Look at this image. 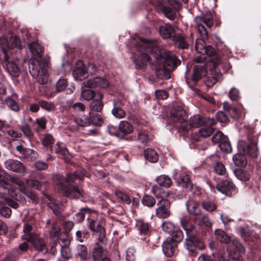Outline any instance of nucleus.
Returning <instances> with one entry per match:
<instances>
[{
	"label": "nucleus",
	"instance_id": "20e7f679",
	"mask_svg": "<svg viewBox=\"0 0 261 261\" xmlns=\"http://www.w3.org/2000/svg\"><path fill=\"white\" fill-rule=\"evenodd\" d=\"M152 193L157 197L161 198L158 201V208L156 209V216L159 218L165 219L171 215L170 202L164 197L167 196L166 193L162 191V189L158 185H154L151 188Z\"/></svg>",
	"mask_w": 261,
	"mask_h": 261
},
{
	"label": "nucleus",
	"instance_id": "603ef678",
	"mask_svg": "<svg viewBox=\"0 0 261 261\" xmlns=\"http://www.w3.org/2000/svg\"><path fill=\"white\" fill-rule=\"evenodd\" d=\"M162 228L164 232L169 233V234H170L176 229L174 225L169 221H165L163 222L162 224Z\"/></svg>",
	"mask_w": 261,
	"mask_h": 261
},
{
	"label": "nucleus",
	"instance_id": "5fc2aeb1",
	"mask_svg": "<svg viewBox=\"0 0 261 261\" xmlns=\"http://www.w3.org/2000/svg\"><path fill=\"white\" fill-rule=\"evenodd\" d=\"M202 206L204 210L208 212H212L217 208V205L213 202L209 201H204L202 203Z\"/></svg>",
	"mask_w": 261,
	"mask_h": 261
},
{
	"label": "nucleus",
	"instance_id": "bf43d9fd",
	"mask_svg": "<svg viewBox=\"0 0 261 261\" xmlns=\"http://www.w3.org/2000/svg\"><path fill=\"white\" fill-rule=\"evenodd\" d=\"M7 204H2L0 203V213L2 216L8 218L12 213L11 210L7 206Z\"/></svg>",
	"mask_w": 261,
	"mask_h": 261
},
{
	"label": "nucleus",
	"instance_id": "a211bd4d",
	"mask_svg": "<svg viewBox=\"0 0 261 261\" xmlns=\"http://www.w3.org/2000/svg\"><path fill=\"white\" fill-rule=\"evenodd\" d=\"M173 177L177 182L181 181L182 186L187 190H190L193 187V184L189 176L186 175L181 177L180 173L176 171H173L172 172Z\"/></svg>",
	"mask_w": 261,
	"mask_h": 261
},
{
	"label": "nucleus",
	"instance_id": "c03bdc74",
	"mask_svg": "<svg viewBox=\"0 0 261 261\" xmlns=\"http://www.w3.org/2000/svg\"><path fill=\"white\" fill-rule=\"evenodd\" d=\"M0 203L7 204L8 206L16 208L18 207V203L12 199L7 198L3 194H0Z\"/></svg>",
	"mask_w": 261,
	"mask_h": 261
},
{
	"label": "nucleus",
	"instance_id": "4d7b16f0",
	"mask_svg": "<svg viewBox=\"0 0 261 261\" xmlns=\"http://www.w3.org/2000/svg\"><path fill=\"white\" fill-rule=\"evenodd\" d=\"M236 176L238 179L244 181L249 180L250 177V175L249 172L245 170L237 171Z\"/></svg>",
	"mask_w": 261,
	"mask_h": 261
},
{
	"label": "nucleus",
	"instance_id": "58836bf2",
	"mask_svg": "<svg viewBox=\"0 0 261 261\" xmlns=\"http://www.w3.org/2000/svg\"><path fill=\"white\" fill-rule=\"evenodd\" d=\"M156 181L157 183L161 186L166 188H169L172 185V181L170 177L166 175H161L159 176Z\"/></svg>",
	"mask_w": 261,
	"mask_h": 261
},
{
	"label": "nucleus",
	"instance_id": "0e129e2a",
	"mask_svg": "<svg viewBox=\"0 0 261 261\" xmlns=\"http://www.w3.org/2000/svg\"><path fill=\"white\" fill-rule=\"evenodd\" d=\"M67 86V82L65 79H60L56 84V90L58 92L64 91Z\"/></svg>",
	"mask_w": 261,
	"mask_h": 261
},
{
	"label": "nucleus",
	"instance_id": "ddd939ff",
	"mask_svg": "<svg viewBox=\"0 0 261 261\" xmlns=\"http://www.w3.org/2000/svg\"><path fill=\"white\" fill-rule=\"evenodd\" d=\"M175 45L180 48H187L189 44L193 42L192 34L190 37L185 38L181 34L177 33L173 36Z\"/></svg>",
	"mask_w": 261,
	"mask_h": 261
},
{
	"label": "nucleus",
	"instance_id": "680f3d73",
	"mask_svg": "<svg viewBox=\"0 0 261 261\" xmlns=\"http://www.w3.org/2000/svg\"><path fill=\"white\" fill-rule=\"evenodd\" d=\"M216 118L217 121L221 123H226L228 120L227 114H225L222 111H219L216 114Z\"/></svg>",
	"mask_w": 261,
	"mask_h": 261
},
{
	"label": "nucleus",
	"instance_id": "9d476101",
	"mask_svg": "<svg viewBox=\"0 0 261 261\" xmlns=\"http://www.w3.org/2000/svg\"><path fill=\"white\" fill-rule=\"evenodd\" d=\"M85 87L90 88H106L109 85L108 81L101 77H96L84 82Z\"/></svg>",
	"mask_w": 261,
	"mask_h": 261
},
{
	"label": "nucleus",
	"instance_id": "864d4df0",
	"mask_svg": "<svg viewBox=\"0 0 261 261\" xmlns=\"http://www.w3.org/2000/svg\"><path fill=\"white\" fill-rule=\"evenodd\" d=\"M220 149L227 153H230L231 151V147L229 141L227 139H225L223 141L220 142L219 144Z\"/></svg>",
	"mask_w": 261,
	"mask_h": 261
},
{
	"label": "nucleus",
	"instance_id": "bb28decb",
	"mask_svg": "<svg viewBox=\"0 0 261 261\" xmlns=\"http://www.w3.org/2000/svg\"><path fill=\"white\" fill-rule=\"evenodd\" d=\"M157 6L160 10L168 18L172 20L175 17V10L171 7H168L164 5L163 2H158Z\"/></svg>",
	"mask_w": 261,
	"mask_h": 261
},
{
	"label": "nucleus",
	"instance_id": "473e14b6",
	"mask_svg": "<svg viewBox=\"0 0 261 261\" xmlns=\"http://www.w3.org/2000/svg\"><path fill=\"white\" fill-rule=\"evenodd\" d=\"M83 85H84L83 84ZM82 90L81 92L82 96L86 100H90L93 98L96 97L97 92H95L91 88L85 87V85L82 87Z\"/></svg>",
	"mask_w": 261,
	"mask_h": 261
},
{
	"label": "nucleus",
	"instance_id": "4c0bfd02",
	"mask_svg": "<svg viewBox=\"0 0 261 261\" xmlns=\"http://www.w3.org/2000/svg\"><path fill=\"white\" fill-rule=\"evenodd\" d=\"M119 130L120 132L125 135L133 132V127L128 122L121 121L119 125Z\"/></svg>",
	"mask_w": 261,
	"mask_h": 261
},
{
	"label": "nucleus",
	"instance_id": "c85d7f7f",
	"mask_svg": "<svg viewBox=\"0 0 261 261\" xmlns=\"http://www.w3.org/2000/svg\"><path fill=\"white\" fill-rule=\"evenodd\" d=\"M174 32L173 27L168 23L161 26L159 29V33L162 37L164 39H168L172 36Z\"/></svg>",
	"mask_w": 261,
	"mask_h": 261
},
{
	"label": "nucleus",
	"instance_id": "423d86ee",
	"mask_svg": "<svg viewBox=\"0 0 261 261\" xmlns=\"http://www.w3.org/2000/svg\"><path fill=\"white\" fill-rule=\"evenodd\" d=\"M77 178L75 176L74 173L73 174L67 173L66 174V181L68 184V185L60 182L58 186V190L65 196L71 199H76L81 196H83L84 191L82 189L77 186H73L70 184L72 183Z\"/></svg>",
	"mask_w": 261,
	"mask_h": 261
},
{
	"label": "nucleus",
	"instance_id": "e433bc0d",
	"mask_svg": "<svg viewBox=\"0 0 261 261\" xmlns=\"http://www.w3.org/2000/svg\"><path fill=\"white\" fill-rule=\"evenodd\" d=\"M60 240L62 241V243H60L61 253L65 258H68L69 256L68 246L70 241L67 238L63 239H60Z\"/></svg>",
	"mask_w": 261,
	"mask_h": 261
},
{
	"label": "nucleus",
	"instance_id": "09e8293b",
	"mask_svg": "<svg viewBox=\"0 0 261 261\" xmlns=\"http://www.w3.org/2000/svg\"><path fill=\"white\" fill-rule=\"evenodd\" d=\"M7 178L0 174V186L4 188V189L7 191L8 194L12 197H14V195L12 193L13 191H10L9 188L10 187L8 181L6 180Z\"/></svg>",
	"mask_w": 261,
	"mask_h": 261
},
{
	"label": "nucleus",
	"instance_id": "c9c22d12",
	"mask_svg": "<svg viewBox=\"0 0 261 261\" xmlns=\"http://www.w3.org/2000/svg\"><path fill=\"white\" fill-rule=\"evenodd\" d=\"M145 159L151 163H156L159 159L157 153L153 149L148 148L144 152Z\"/></svg>",
	"mask_w": 261,
	"mask_h": 261
},
{
	"label": "nucleus",
	"instance_id": "6ab92c4d",
	"mask_svg": "<svg viewBox=\"0 0 261 261\" xmlns=\"http://www.w3.org/2000/svg\"><path fill=\"white\" fill-rule=\"evenodd\" d=\"M113 109L112 113L114 117L118 119H121L125 116V112L122 109L123 103L120 99L115 98L113 101Z\"/></svg>",
	"mask_w": 261,
	"mask_h": 261
},
{
	"label": "nucleus",
	"instance_id": "6e6552de",
	"mask_svg": "<svg viewBox=\"0 0 261 261\" xmlns=\"http://www.w3.org/2000/svg\"><path fill=\"white\" fill-rule=\"evenodd\" d=\"M20 39L17 36H7L0 37V47L6 55H8L7 51L14 47L20 48Z\"/></svg>",
	"mask_w": 261,
	"mask_h": 261
},
{
	"label": "nucleus",
	"instance_id": "774afa93",
	"mask_svg": "<svg viewBox=\"0 0 261 261\" xmlns=\"http://www.w3.org/2000/svg\"><path fill=\"white\" fill-rule=\"evenodd\" d=\"M138 226L141 233H146L149 230V224L147 222L140 221L138 223Z\"/></svg>",
	"mask_w": 261,
	"mask_h": 261
},
{
	"label": "nucleus",
	"instance_id": "4be33fe9",
	"mask_svg": "<svg viewBox=\"0 0 261 261\" xmlns=\"http://www.w3.org/2000/svg\"><path fill=\"white\" fill-rule=\"evenodd\" d=\"M193 220L195 223L200 227H211L212 221L210 219L207 214L201 213L197 217H194Z\"/></svg>",
	"mask_w": 261,
	"mask_h": 261
},
{
	"label": "nucleus",
	"instance_id": "f3484780",
	"mask_svg": "<svg viewBox=\"0 0 261 261\" xmlns=\"http://www.w3.org/2000/svg\"><path fill=\"white\" fill-rule=\"evenodd\" d=\"M186 206L188 213L194 217H197L202 213L199 207V203L192 198H189L186 202Z\"/></svg>",
	"mask_w": 261,
	"mask_h": 261
},
{
	"label": "nucleus",
	"instance_id": "39448f33",
	"mask_svg": "<svg viewBox=\"0 0 261 261\" xmlns=\"http://www.w3.org/2000/svg\"><path fill=\"white\" fill-rule=\"evenodd\" d=\"M47 67V63H40L37 59H32L29 63V70L30 74L37 82L41 85L46 84L48 80Z\"/></svg>",
	"mask_w": 261,
	"mask_h": 261
},
{
	"label": "nucleus",
	"instance_id": "69168bd1",
	"mask_svg": "<svg viewBox=\"0 0 261 261\" xmlns=\"http://www.w3.org/2000/svg\"><path fill=\"white\" fill-rule=\"evenodd\" d=\"M136 251L133 248H128L126 252V259L127 261H134L135 259Z\"/></svg>",
	"mask_w": 261,
	"mask_h": 261
},
{
	"label": "nucleus",
	"instance_id": "49530a36",
	"mask_svg": "<svg viewBox=\"0 0 261 261\" xmlns=\"http://www.w3.org/2000/svg\"><path fill=\"white\" fill-rule=\"evenodd\" d=\"M156 201L151 196L146 195L142 199V203L144 205L148 207H152L155 204Z\"/></svg>",
	"mask_w": 261,
	"mask_h": 261
},
{
	"label": "nucleus",
	"instance_id": "c756f323",
	"mask_svg": "<svg viewBox=\"0 0 261 261\" xmlns=\"http://www.w3.org/2000/svg\"><path fill=\"white\" fill-rule=\"evenodd\" d=\"M76 255L82 260H86L90 257V254L88 252V248L84 245H77L76 247Z\"/></svg>",
	"mask_w": 261,
	"mask_h": 261
},
{
	"label": "nucleus",
	"instance_id": "4468645a",
	"mask_svg": "<svg viewBox=\"0 0 261 261\" xmlns=\"http://www.w3.org/2000/svg\"><path fill=\"white\" fill-rule=\"evenodd\" d=\"M187 116L186 112L179 106H174L171 110L170 112V119L176 124L182 120H185Z\"/></svg>",
	"mask_w": 261,
	"mask_h": 261
},
{
	"label": "nucleus",
	"instance_id": "aec40b11",
	"mask_svg": "<svg viewBox=\"0 0 261 261\" xmlns=\"http://www.w3.org/2000/svg\"><path fill=\"white\" fill-rule=\"evenodd\" d=\"M169 239H166L162 244V250L167 256L170 257L174 255L176 248L177 247V244L175 242H172Z\"/></svg>",
	"mask_w": 261,
	"mask_h": 261
},
{
	"label": "nucleus",
	"instance_id": "2eb2a0df",
	"mask_svg": "<svg viewBox=\"0 0 261 261\" xmlns=\"http://www.w3.org/2000/svg\"><path fill=\"white\" fill-rule=\"evenodd\" d=\"M72 74L74 79L77 81H82L87 77L86 69L82 61H78L76 62Z\"/></svg>",
	"mask_w": 261,
	"mask_h": 261
},
{
	"label": "nucleus",
	"instance_id": "e2e57ef3",
	"mask_svg": "<svg viewBox=\"0 0 261 261\" xmlns=\"http://www.w3.org/2000/svg\"><path fill=\"white\" fill-rule=\"evenodd\" d=\"M214 170L219 175H223L226 172L224 165L221 163H216L214 166Z\"/></svg>",
	"mask_w": 261,
	"mask_h": 261
},
{
	"label": "nucleus",
	"instance_id": "ea45409f",
	"mask_svg": "<svg viewBox=\"0 0 261 261\" xmlns=\"http://www.w3.org/2000/svg\"><path fill=\"white\" fill-rule=\"evenodd\" d=\"M201 128L198 130V135L199 137L206 138L210 136L214 132V128L211 126L202 125Z\"/></svg>",
	"mask_w": 261,
	"mask_h": 261
},
{
	"label": "nucleus",
	"instance_id": "7ed1b4c3",
	"mask_svg": "<svg viewBox=\"0 0 261 261\" xmlns=\"http://www.w3.org/2000/svg\"><path fill=\"white\" fill-rule=\"evenodd\" d=\"M33 222H30V224L26 223L23 227V234L21 239L30 242L34 248L38 252L46 254L48 252L47 241L46 239L41 238L40 235L33 231L31 225Z\"/></svg>",
	"mask_w": 261,
	"mask_h": 261
},
{
	"label": "nucleus",
	"instance_id": "f704fd0d",
	"mask_svg": "<svg viewBox=\"0 0 261 261\" xmlns=\"http://www.w3.org/2000/svg\"><path fill=\"white\" fill-rule=\"evenodd\" d=\"M89 117H90L91 120V124L94 125L101 126L104 122L103 119L99 113L90 112Z\"/></svg>",
	"mask_w": 261,
	"mask_h": 261
},
{
	"label": "nucleus",
	"instance_id": "052dcab7",
	"mask_svg": "<svg viewBox=\"0 0 261 261\" xmlns=\"http://www.w3.org/2000/svg\"><path fill=\"white\" fill-rule=\"evenodd\" d=\"M138 139L140 142L143 144L147 143L150 140L146 132L143 130L138 131Z\"/></svg>",
	"mask_w": 261,
	"mask_h": 261
},
{
	"label": "nucleus",
	"instance_id": "393cba45",
	"mask_svg": "<svg viewBox=\"0 0 261 261\" xmlns=\"http://www.w3.org/2000/svg\"><path fill=\"white\" fill-rule=\"evenodd\" d=\"M18 96L14 93L11 96H8L5 99V102L7 106L14 112H18L20 110L19 106L17 103Z\"/></svg>",
	"mask_w": 261,
	"mask_h": 261
},
{
	"label": "nucleus",
	"instance_id": "f03ea898",
	"mask_svg": "<svg viewBox=\"0 0 261 261\" xmlns=\"http://www.w3.org/2000/svg\"><path fill=\"white\" fill-rule=\"evenodd\" d=\"M195 21L199 37L195 41V47L196 51L203 55H214L215 51L213 48L210 45H206L205 40L208 38V32L203 25L204 24L208 28L212 27L213 20L212 14L207 13L204 15L197 16Z\"/></svg>",
	"mask_w": 261,
	"mask_h": 261
},
{
	"label": "nucleus",
	"instance_id": "72a5a7b5",
	"mask_svg": "<svg viewBox=\"0 0 261 261\" xmlns=\"http://www.w3.org/2000/svg\"><path fill=\"white\" fill-rule=\"evenodd\" d=\"M245 155L240 152L234 154L233 156V161L235 165L240 167H245L247 163Z\"/></svg>",
	"mask_w": 261,
	"mask_h": 261
},
{
	"label": "nucleus",
	"instance_id": "6e6d98bb",
	"mask_svg": "<svg viewBox=\"0 0 261 261\" xmlns=\"http://www.w3.org/2000/svg\"><path fill=\"white\" fill-rule=\"evenodd\" d=\"M24 182L25 183V186L28 188V187H31L37 190H39L41 186V184L39 181L35 179H28Z\"/></svg>",
	"mask_w": 261,
	"mask_h": 261
},
{
	"label": "nucleus",
	"instance_id": "79ce46f5",
	"mask_svg": "<svg viewBox=\"0 0 261 261\" xmlns=\"http://www.w3.org/2000/svg\"><path fill=\"white\" fill-rule=\"evenodd\" d=\"M192 128L198 127L203 124V118L199 115H194L189 119Z\"/></svg>",
	"mask_w": 261,
	"mask_h": 261
},
{
	"label": "nucleus",
	"instance_id": "dca6fc26",
	"mask_svg": "<svg viewBox=\"0 0 261 261\" xmlns=\"http://www.w3.org/2000/svg\"><path fill=\"white\" fill-rule=\"evenodd\" d=\"M216 188L220 192L229 195L231 192L235 190V186L229 180H223L216 186Z\"/></svg>",
	"mask_w": 261,
	"mask_h": 261
},
{
	"label": "nucleus",
	"instance_id": "412c9836",
	"mask_svg": "<svg viewBox=\"0 0 261 261\" xmlns=\"http://www.w3.org/2000/svg\"><path fill=\"white\" fill-rule=\"evenodd\" d=\"M96 95L97 96L90 102L89 107L91 112H99L103 107V102L101 101L102 94L101 93L98 92Z\"/></svg>",
	"mask_w": 261,
	"mask_h": 261
},
{
	"label": "nucleus",
	"instance_id": "2f4dec72",
	"mask_svg": "<svg viewBox=\"0 0 261 261\" xmlns=\"http://www.w3.org/2000/svg\"><path fill=\"white\" fill-rule=\"evenodd\" d=\"M54 149L55 153L57 154L59 157L64 159L65 161L68 160L69 154L66 148L60 146L59 144L57 143L54 147Z\"/></svg>",
	"mask_w": 261,
	"mask_h": 261
},
{
	"label": "nucleus",
	"instance_id": "a878e982",
	"mask_svg": "<svg viewBox=\"0 0 261 261\" xmlns=\"http://www.w3.org/2000/svg\"><path fill=\"white\" fill-rule=\"evenodd\" d=\"M29 48L34 56L41 58L44 51V47L37 41H34L29 44Z\"/></svg>",
	"mask_w": 261,
	"mask_h": 261
},
{
	"label": "nucleus",
	"instance_id": "f257e3e1",
	"mask_svg": "<svg viewBox=\"0 0 261 261\" xmlns=\"http://www.w3.org/2000/svg\"><path fill=\"white\" fill-rule=\"evenodd\" d=\"M138 50V54L133 59L136 69L146 66L147 63H153L152 58L167 71L173 70L180 64L174 53L165 50L155 40L140 38Z\"/></svg>",
	"mask_w": 261,
	"mask_h": 261
},
{
	"label": "nucleus",
	"instance_id": "9b49d317",
	"mask_svg": "<svg viewBox=\"0 0 261 261\" xmlns=\"http://www.w3.org/2000/svg\"><path fill=\"white\" fill-rule=\"evenodd\" d=\"M5 168L13 172H17L21 174L25 173V168L20 162L13 159H8L4 162Z\"/></svg>",
	"mask_w": 261,
	"mask_h": 261
},
{
	"label": "nucleus",
	"instance_id": "de8ad7c7",
	"mask_svg": "<svg viewBox=\"0 0 261 261\" xmlns=\"http://www.w3.org/2000/svg\"><path fill=\"white\" fill-rule=\"evenodd\" d=\"M74 121L77 125L81 126H86L91 124V120L89 117V115L84 118H77L74 119Z\"/></svg>",
	"mask_w": 261,
	"mask_h": 261
},
{
	"label": "nucleus",
	"instance_id": "f8f14e48",
	"mask_svg": "<svg viewBox=\"0 0 261 261\" xmlns=\"http://www.w3.org/2000/svg\"><path fill=\"white\" fill-rule=\"evenodd\" d=\"M3 66L12 76L17 77L19 75V68L15 62L10 60L8 55L5 56Z\"/></svg>",
	"mask_w": 261,
	"mask_h": 261
},
{
	"label": "nucleus",
	"instance_id": "5701e85b",
	"mask_svg": "<svg viewBox=\"0 0 261 261\" xmlns=\"http://www.w3.org/2000/svg\"><path fill=\"white\" fill-rule=\"evenodd\" d=\"M90 229L94 232L99 233V237H102L105 234V229L101 222L98 219L92 220L89 225Z\"/></svg>",
	"mask_w": 261,
	"mask_h": 261
},
{
	"label": "nucleus",
	"instance_id": "1a4fd4ad",
	"mask_svg": "<svg viewBox=\"0 0 261 261\" xmlns=\"http://www.w3.org/2000/svg\"><path fill=\"white\" fill-rule=\"evenodd\" d=\"M10 179L12 183L18 186L20 192L26 195L33 202L38 201L37 196L25 186V183L23 180L14 176L10 177Z\"/></svg>",
	"mask_w": 261,
	"mask_h": 261
},
{
	"label": "nucleus",
	"instance_id": "0eeeda50",
	"mask_svg": "<svg viewBox=\"0 0 261 261\" xmlns=\"http://www.w3.org/2000/svg\"><path fill=\"white\" fill-rule=\"evenodd\" d=\"M238 149L239 151L252 158H256L258 155V148L256 144L251 140H240L238 142Z\"/></svg>",
	"mask_w": 261,
	"mask_h": 261
},
{
	"label": "nucleus",
	"instance_id": "13d9d810",
	"mask_svg": "<svg viewBox=\"0 0 261 261\" xmlns=\"http://www.w3.org/2000/svg\"><path fill=\"white\" fill-rule=\"evenodd\" d=\"M226 138V137L221 132L218 131L212 137V141L214 143H220V142L223 141Z\"/></svg>",
	"mask_w": 261,
	"mask_h": 261
},
{
	"label": "nucleus",
	"instance_id": "37998d69",
	"mask_svg": "<svg viewBox=\"0 0 261 261\" xmlns=\"http://www.w3.org/2000/svg\"><path fill=\"white\" fill-rule=\"evenodd\" d=\"M40 107L47 112H54L56 110V108L55 104L50 101L46 100H40L39 101Z\"/></svg>",
	"mask_w": 261,
	"mask_h": 261
},
{
	"label": "nucleus",
	"instance_id": "8fccbe9b",
	"mask_svg": "<svg viewBox=\"0 0 261 261\" xmlns=\"http://www.w3.org/2000/svg\"><path fill=\"white\" fill-rule=\"evenodd\" d=\"M180 224L182 228L186 231L187 233L192 231L194 228L193 225L187 219L183 218L181 219Z\"/></svg>",
	"mask_w": 261,
	"mask_h": 261
},
{
	"label": "nucleus",
	"instance_id": "338daca9",
	"mask_svg": "<svg viewBox=\"0 0 261 261\" xmlns=\"http://www.w3.org/2000/svg\"><path fill=\"white\" fill-rule=\"evenodd\" d=\"M72 107L75 113L83 112L86 108L85 106L83 103L79 102L74 103Z\"/></svg>",
	"mask_w": 261,
	"mask_h": 261
},
{
	"label": "nucleus",
	"instance_id": "a19ab883",
	"mask_svg": "<svg viewBox=\"0 0 261 261\" xmlns=\"http://www.w3.org/2000/svg\"><path fill=\"white\" fill-rule=\"evenodd\" d=\"M170 235L171 237L166 239H169L171 242H175L176 244L180 242L184 237L182 231L177 229H175Z\"/></svg>",
	"mask_w": 261,
	"mask_h": 261
},
{
	"label": "nucleus",
	"instance_id": "cd10ccee",
	"mask_svg": "<svg viewBox=\"0 0 261 261\" xmlns=\"http://www.w3.org/2000/svg\"><path fill=\"white\" fill-rule=\"evenodd\" d=\"M47 198L50 201L48 203L49 207L52 210L55 215L60 216L63 209V205L50 196H48Z\"/></svg>",
	"mask_w": 261,
	"mask_h": 261
},
{
	"label": "nucleus",
	"instance_id": "a18cd8bd",
	"mask_svg": "<svg viewBox=\"0 0 261 261\" xmlns=\"http://www.w3.org/2000/svg\"><path fill=\"white\" fill-rule=\"evenodd\" d=\"M187 117L185 120H182L175 124L177 127L179 126L182 130L186 132H189L192 129L189 120L187 121Z\"/></svg>",
	"mask_w": 261,
	"mask_h": 261
},
{
	"label": "nucleus",
	"instance_id": "7c9ffc66",
	"mask_svg": "<svg viewBox=\"0 0 261 261\" xmlns=\"http://www.w3.org/2000/svg\"><path fill=\"white\" fill-rule=\"evenodd\" d=\"M216 239L221 243H225L226 244L230 242L231 239L226 233L222 230L221 229H218L215 230L214 232Z\"/></svg>",
	"mask_w": 261,
	"mask_h": 261
},
{
	"label": "nucleus",
	"instance_id": "3c124183",
	"mask_svg": "<svg viewBox=\"0 0 261 261\" xmlns=\"http://www.w3.org/2000/svg\"><path fill=\"white\" fill-rule=\"evenodd\" d=\"M55 140L51 134H46L42 139V142L44 146L52 148L51 145L54 144Z\"/></svg>",
	"mask_w": 261,
	"mask_h": 261
},
{
	"label": "nucleus",
	"instance_id": "b1692460",
	"mask_svg": "<svg viewBox=\"0 0 261 261\" xmlns=\"http://www.w3.org/2000/svg\"><path fill=\"white\" fill-rule=\"evenodd\" d=\"M206 70L204 65H197L194 67L193 73L192 75V80L194 82H197L203 76L206 74Z\"/></svg>",
	"mask_w": 261,
	"mask_h": 261
}]
</instances>
